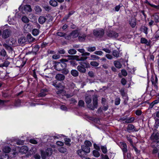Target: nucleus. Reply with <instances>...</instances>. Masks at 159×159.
I'll list each match as a JSON object with an SVG mask.
<instances>
[{
    "mask_svg": "<svg viewBox=\"0 0 159 159\" xmlns=\"http://www.w3.org/2000/svg\"><path fill=\"white\" fill-rule=\"evenodd\" d=\"M93 156L96 157H98L100 156V154L99 152L97 150H94L93 151Z\"/></svg>",
    "mask_w": 159,
    "mask_h": 159,
    "instance_id": "obj_36",
    "label": "nucleus"
},
{
    "mask_svg": "<svg viewBox=\"0 0 159 159\" xmlns=\"http://www.w3.org/2000/svg\"><path fill=\"white\" fill-rule=\"evenodd\" d=\"M77 70L80 72L82 73H84L86 71V69L81 66H77Z\"/></svg>",
    "mask_w": 159,
    "mask_h": 159,
    "instance_id": "obj_20",
    "label": "nucleus"
},
{
    "mask_svg": "<svg viewBox=\"0 0 159 159\" xmlns=\"http://www.w3.org/2000/svg\"><path fill=\"white\" fill-rule=\"evenodd\" d=\"M120 92L121 95L123 96H125V92L124 89H121L120 90Z\"/></svg>",
    "mask_w": 159,
    "mask_h": 159,
    "instance_id": "obj_59",
    "label": "nucleus"
},
{
    "mask_svg": "<svg viewBox=\"0 0 159 159\" xmlns=\"http://www.w3.org/2000/svg\"><path fill=\"white\" fill-rule=\"evenodd\" d=\"M108 35L110 37L116 38L118 37V34L114 31H111L109 32Z\"/></svg>",
    "mask_w": 159,
    "mask_h": 159,
    "instance_id": "obj_12",
    "label": "nucleus"
},
{
    "mask_svg": "<svg viewBox=\"0 0 159 159\" xmlns=\"http://www.w3.org/2000/svg\"><path fill=\"white\" fill-rule=\"evenodd\" d=\"M33 28V26L30 24H25L24 27V29L26 32L31 31Z\"/></svg>",
    "mask_w": 159,
    "mask_h": 159,
    "instance_id": "obj_7",
    "label": "nucleus"
},
{
    "mask_svg": "<svg viewBox=\"0 0 159 159\" xmlns=\"http://www.w3.org/2000/svg\"><path fill=\"white\" fill-rule=\"evenodd\" d=\"M102 159H109L108 156L106 155L102 154L101 155Z\"/></svg>",
    "mask_w": 159,
    "mask_h": 159,
    "instance_id": "obj_63",
    "label": "nucleus"
},
{
    "mask_svg": "<svg viewBox=\"0 0 159 159\" xmlns=\"http://www.w3.org/2000/svg\"><path fill=\"white\" fill-rule=\"evenodd\" d=\"M52 152V150L51 148H48L45 151H41V156L42 159H45L46 157L50 156Z\"/></svg>",
    "mask_w": 159,
    "mask_h": 159,
    "instance_id": "obj_1",
    "label": "nucleus"
},
{
    "mask_svg": "<svg viewBox=\"0 0 159 159\" xmlns=\"http://www.w3.org/2000/svg\"><path fill=\"white\" fill-rule=\"evenodd\" d=\"M79 32L77 30H74L70 33V36L72 38L77 37L79 35Z\"/></svg>",
    "mask_w": 159,
    "mask_h": 159,
    "instance_id": "obj_15",
    "label": "nucleus"
},
{
    "mask_svg": "<svg viewBox=\"0 0 159 159\" xmlns=\"http://www.w3.org/2000/svg\"><path fill=\"white\" fill-rule=\"evenodd\" d=\"M115 66L118 68H120L122 66V65L120 62L117 61H115L114 62Z\"/></svg>",
    "mask_w": 159,
    "mask_h": 159,
    "instance_id": "obj_26",
    "label": "nucleus"
},
{
    "mask_svg": "<svg viewBox=\"0 0 159 159\" xmlns=\"http://www.w3.org/2000/svg\"><path fill=\"white\" fill-rule=\"evenodd\" d=\"M26 41L25 38L23 37L20 38L18 39V43L21 45L25 43Z\"/></svg>",
    "mask_w": 159,
    "mask_h": 159,
    "instance_id": "obj_21",
    "label": "nucleus"
},
{
    "mask_svg": "<svg viewBox=\"0 0 159 159\" xmlns=\"http://www.w3.org/2000/svg\"><path fill=\"white\" fill-rule=\"evenodd\" d=\"M0 159H9L8 155L6 154H3L0 156Z\"/></svg>",
    "mask_w": 159,
    "mask_h": 159,
    "instance_id": "obj_40",
    "label": "nucleus"
},
{
    "mask_svg": "<svg viewBox=\"0 0 159 159\" xmlns=\"http://www.w3.org/2000/svg\"><path fill=\"white\" fill-rule=\"evenodd\" d=\"M120 98H116L115 100V104L116 105H119L120 103Z\"/></svg>",
    "mask_w": 159,
    "mask_h": 159,
    "instance_id": "obj_51",
    "label": "nucleus"
},
{
    "mask_svg": "<svg viewBox=\"0 0 159 159\" xmlns=\"http://www.w3.org/2000/svg\"><path fill=\"white\" fill-rule=\"evenodd\" d=\"M134 120V117H131L125 120V122L127 123H129L133 122Z\"/></svg>",
    "mask_w": 159,
    "mask_h": 159,
    "instance_id": "obj_49",
    "label": "nucleus"
},
{
    "mask_svg": "<svg viewBox=\"0 0 159 159\" xmlns=\"http://www.w3.org/2000/svg\"><path fill=\"white\" fill-rule=\"evenodd\" d=\"M95 55V54L91 55L89 60H98L100 58L99 57Z\"/></svg>",
    "mask_w": 159,
    "mask_h": 159,
    "instance_id": "obj_23",
    "label": "nucleus"
},
{
    "mask_svg": "<svg viewBox=\"0 0 159 159\" xmlns=\"http://www.w3.org/2000/svg\"><path fill=\"white\" fill-rule=\"evenodd\" d=\"M127 129L129 132L136 131H137L136 128L132 124L128 125L127 128Z\"/></svg>",
    "mask_w": 159,
    "mask_h": 159,
    "instance_id": "obj_6",
    "label": "nucleus"
},
{
    "mask_svg": "<svg viewBox=\"0 0 159 159\" xmlns=\"http://www.w3.org/2000/svg\"><path fill=\"white\" fill-rule=\"evenodd\" d=\"M112 54L114 56L116 57H120V53L118 51L114 50L112 52Z\"/></svg>",
    "mask_w": 159,
    "mask_h": 159,
    "instance_id": "obj_34",
    "label": "nucleus"
},
{
    "mask_svg": "<svg viewBox=\"0 0 159 159\" xmlns=\"http://www.w3.org/2000/svg\"><path fill=\"white\" fill-rule=\"evenodd\" d=\"M67 66L66 64L64 62H57L55 63L54 67L56 70L60 71L64 69Z\"/></svg>",
    "mask_w": 159,
    "mask_h": 159,
    "instance_id": "obj_2",
    "label": "nucleus"
},
{
    "mask_svg": "<svg viewBox=\"0 0 159 159\" xmlns=\"http://www.w3.org/2000/svg\"><path fill=\"white\" fill-rule=\"evenodd\" d=\"M11 33V31L8 30L6 29L3 30L2 33V37L4 39H7L9 37Z\"/></svg>",
    "mask_w": 159,
    "mask_h": 159,
    "instance_id": "obj_5",
    "label": "nucleus"
},
{
    "mask_svg": "<svg viewBox=\"0 0 159 159\" xmlns=\"http://www.w3.org/2000/svg\"><path fill=\"white\" fill-rule=\"evenodd\" d=\"M100 148L103 153L106 154L107 152V148L106 146H101Z\"/></svg>",
    "mask_w": 159,
    "mask_h": 159,
    "instance_id": "obj_32",
    "label": "nucleus"
},
{
    "mask_svg": "<svg viewBox=\"0 0 159 159\" xmlns=\"http://www.w3.org/2000/svg\"><path fill=\"white\" fill-rule=\"evenodd\" d=\"M81 149L85 153H89L90 152V149L89 146L83 145L81 146Z\"/></svg>",
    "mask_w": 159,
    "mask_h": 159,
    "instance_id": "obj_14",
    "label": "nucleus"
},
{
    "mask_svg": "<svg viewBox=\"0 0 159 159\" xmlns=\"http://www.w3.org/2000/svg\"><path fill=\"white\" fill-rule=\"evenodd\" d=\"M49 4L51 6L53 7H56L57 5V2L56 0H51L49 1Z\"/></svg>",
    "mask_w": 159,
    "mask_h": 159,
    "instance_id": "obj_30",
    "label": "nucleus"
},
{
    "mask_svg": "<svg viewBox=\"0 0 159 159\" xmlns=\"http://www.w3.org/2000/svg\"><path fill=\"white\" fill-rule=\"evenodd\" d=\"M21 20L23 22L25 23H28L29 21V19L25 16H22Z\"/></svg>",
    "mask_w": 159,
    "mask_h": 159,
    "instance_id": "obj_37",
    "label": "nucleus"
},
{
    "mask_svg": "<svg viewBox=\"0 0 159 159\" xmlns=\"http://www.w3.org/2000/svg\"><path fill=\"white\" fill-rule=\"evenodd\" d=\"M39 45L36 46L32 49V51L33 53H36L39 51Z\"/></svg>",
    "mask_w": 159,
    "mask_h": 159,
    "instance_id": "obj_38",
    "label": "nucleus"
},
{
    "mask_svg": "<svg viewBox=\"0 0 159 159\" xmlns=\"http://www.w3.org/2000/svg\"><path fill=\"white\" fill-rule=\"evenodd\" d=\"M0 55L5 57L6 55V52L4 49H2L0 52Z\"/></svg>",
    "mask_w": 159,
    "mask_h": 159,
    "instance_id": "obj_50",
    "label": "nucleus"
},
{
    "mask_svg": "<svg viewBox=\"0 0 159 159\" xmlns=\"http://www.w3.org/2000/svg\"><path fill=\"white\" fill-rule=\"evenodd\" d=\"M148 42L147 40L144 38H142L141 39V43H147Z\"/></svg>",
    "mask_w": 159,
    "mask_h": 159,
    "instance_id": "obj_58",
    "label": "nucleus"
},
{
    "mask_svg": "<svg viewBox=\"0 0 159 159\" xmlns=\"http://www.w3.org/2000/svg\"><path fill=\"white\" fill-rule=\"evenodd\" d=\"M46 95V93H45L44 92H42V91H41V93L38 94V97H45Z\"/></svg>",
    "mask_w": 159,
    "mask_h": 159,
    "instance_id": "obj_53",
    "label": "nucleus"
},
{
    "mask_svg": "<svg viewBox=\"0 0 159 159\" xmlns=\"http://www.w3.org/2000/svg\"><path fill=\"white\" fill-rule=\"evenodd\" d=\"M129 24L132 28H134L135 27L136 23V20L134 18H133L131 19L129 21Z\"/></svg>",
    "mask_w": 159,
    "mask_h": 159,
    "instance_id": "obj_19",
    "label": "nucleus"
},
{
    "mask_svg": "<svg viewBox=\"0 0 159 159\" xmlns=\"http://www.w3.org/2000/svg\"><path fill=\"white\" fill-rule=\"evenodd\" d=\"M20 100H18L16 101L14 103V106L15 107H18L20 105Z\"/></svg>",
    "mask_w": 159,
    "mask_h": 159,
    "instance_id": "obj_52",
    "label": "nucleus"
},
{
    "mask_svg": "<svg viewBox=\"0 0 159 159\" xmlns=\"http://www.w3.org/2000/svg\"><path fill=\"white\" fill-rule=\"evenodd\" d=\"M88 75L90 77H93L94 76V73L92 71H89L88 73Z\"/></svg>",
    "mask_w": 159,
    "mask_h": 159,
    "instance_id": "obj_64",
    "label": "nucleus"
},
{
    "mask_svg": "<svg viewBox=\"0 0 159 159\" xmlns=\"http://www.w3.org/2000/svg\"><path fill=\"white\" fill-rule=\"evenodd\" d=\"M150 139L153 142H157V141L159 139V134L153 133L151 136Z\"/></svg>",
    "mask_w": 159,
    "mask_h": 159,
    "instance_id": "obj_9",
    "label": "nucleus"
},
{
    "mask_svg": "<svg viewBox=\"0 0 159 159\" xmlns=\"http://www.w3.org/2000/svg\"><path fill=\"white\" fill-rule=\"evenodd\" d=\"M3 152L6 153H8L11 151V148L8 146H5L3 148Z\"/></svg>",
    "mask_w": 159,
    "mask_h": 159,
    "instance_id": "obj_33",
    "label": "nucleus"
},
{
    "mask_svg": "<svg viewBox=\"0 0 159 159\" xmlns=\"http://www.w3.org/2000/svg\"><path fill=\"white\" fill-rule=\"evenodd\" d=\"M64 140L65 141V143L66 145L69 146H70L71 145V144L70 143L71 142L70 139L66 138H64Z\"/></svg>",
    "mask_w": 159,
    "mask_h": 159,
    "instance_id": "obj_28",
    "label": "nucleus"
},
{
    "mask_svg": "<svg viewBox=\"0 0 159 159\" xmlns=\"http://www.w3.org/2000/svg\"><path fill=\"white\" fill-rule=\"evenodd\" d=\"M104 34V31L102 29L95 30L93 31V34L96 37H102Z\"/></svg>",
    "mask_w": 159,
    "mask_h": 159,
    "instance_id": "obj_4",
    "label": "nucleus"
},
{
    "mask_svg": "<svg viewBox=\"0 0 159 159\" xmlns=\"http://www.w3.org/2000/svg\"><path fill=\"white\" fill-rule=\"evenodd\" d=\"M92 145L91 142L88 140L85 141L84 143V145L85 146H87L89 147L91 146Z\"/></svg>",
    "mask_w": 159,
    "mask_h": 159,
    "instance_id": "obj_45",
    "label": "nucleus"
},
{
    "mask_svg": "<svg viewBox=\"0 0 159 159\" xmlns=\"http://www.w3.org/2000/svg\"><path fill=\"white\" fill-rule=\"evenodd\" d=\"M94 53L95 55L101 56L103 54V52L102 51H98L95 52Z\"/></svg>",
    "mask_w": 159,
    "mask_h": 159,
    "instance_id": "obj_54",
    "label": "nucleus"
},
{
    "mask_svg": "<svg viewBox=\"0 0 159 159\" xmlns=\"http://www.w3.org/2000/svg\"><path fill=\"white\" fill-rule=\"evenodd\" d=\"M84 103L83 101L80 100L79 101L78 105L80 107H84Z\"/></svg>",
    "mask_w": 159,
    "mask_h": 159,
    "instance_id": "obj_47",
    "label": "nucleus"
},
{
    "mask_svg": "<svg viewBox=\"0 0 159 159\" xmlns=\"http://www.w3.org/2000/svg\"><path fill=\"white\" fill-rule=\"evenodd\" d=\"M158 151H159V150L158 149V147L156 146V147L153 149L152 153L153 154L156 153Z\"/></svg>",
    "mask_w": 159,
    "mask_h": 159,
    "instance_id": "obj_60",
    "label": "nucleus"
},
{
    "mask_svg": "<svg viewBox=\"0 0 159 159\" xmlns=\"http://www.w3.org/2000/svg\"><path fill=\"white\" fill-rule=\"evenodd\" d=\"M126 138L127 139V140L129 141V142L130 143V144L131 145H133V141L130 138V137L129 136H127Z\"/></svg>",
    "mask_w": 159,
    "mask_h": 159,
    "instance_id": "obj_61",
    "label": "nucleus"
},
{
    "mask_svg": "<svg viewBox=\"0 0 159 159\" xmlns=\"http://www.w3.org/2000/svg\"><path fill=\"white\" fill-rule=\"evenodd\" d=\"M34 10L37 14H39L42 11L41 8L38 6H36L34 8Z\"/></svg>",
    "mask_w": 159,
    "mask_h": 159,
    "instance_id": "obj_35",
    "label": "nucleus"
},
{
    "mask_svg": "<svg viewBox=\"0 0 159 159\" xmlns=\"http://www.w3.org/2000/svg\"><path fill=\"white\" fill-rule=\"evenodd\" d=\"M59 151L62 153H65L66 152V149L63 147H60L58 148Z\"/></svg>",
    "mask_w": 159,
    "mask_h": 159,
    "instance_id": "obj_39",
    "label": "nucleus"
},
{
    "mask_svg": "<svg viewBox=\"0 0 159 159\" xmlns=\"http://www.w3.org/2000/svg\"><path fill=\"white\" fill-rule=\"evenodd\" d=\"M47 19L43 16H40L38 19V21L40 24H43L46 21Z\"/></svg>",
    "mask_w": 159,
    "mask_h": 159,
    "instance_id": "obj_18",
    "label": "nucleus"
},
{
    "mask_svg": "<svg viewBox=\"0 0 159 159\" xmlns=\"http://www.w3.org/2000/svg\"><path fill=\"white\" fill-rule=\"evenodd\" d=\"M65 33L61 32H58L57 33L56 35L60 37H64L65 36Z\"/></svg>",
    "mask_w": 159,
    "mask_h": 159,
    "instance_id": "obj_42",
    "label": "nucleus"
},
{
    "mask_svg": "<svg viewBox=\"0 0 159 159\" xmlns=\"http://www.w3.org/2000/svg\"><path fill=\"white\" fill-rule=\"evenodd\" d=\"M71 74L74 77H77L79 73L78 71L75 70H72L71 71Z\"/></svg>",
    "mask_w": 159,
    "mask_h": 159,
    "instance_id": "obj_29",
    "label": "nucleus"
},
{
    "mask_svg": "<svg viewBox=\"0 0 159 159\" xmlns=\"http://www.w3.org/2000/svg\"><path fill=\"white\" fill-rule=\"evenodd\" d=\"M77 153L81 157H84L86 154L85 152L82 149L78 150L77 151Z\"/></svg>",
    "mask_w": 159,
    "mask_h": 159,
    "instance_id": "obj_25",
    "label": "nucleus"
},
{
    "mask_svg": "<svg viewBox=\"0 0 159 159\" xmlns=\"http://www.w3.org/2000/svg\"><path fill=\"white\" fill-rule=\"evenodd\" d=\"M78 36V39L80 41H83L85 40L86 35L84 34H79Z\"/></svg>",
    "mask_w": 159,
    "mask_h": 159,
    "instance_id": "obj_17",
    "label": "nucleus"
},
{
    "mask_svg": "<svg viewBox=\"0 0 159 159\" xmlns=\"http://www.w3.org/2000/svg\"><path fill=\"white\" fill-rule=\"evenodd\" d=\"M27 38L28 42L30 43L32 42L35 40V39L30 34H28Z\"/></svg>",
    "mask_w": 159,
    "mask_h": 159,
    "instance_id": "obj_22",
    "label": "nucleus"
},
{
    "mask_svg": "<svg viewBox=\"0 0 159 159\" xmlns=\"http://www.w3.org/2000/svg\"><path fill=\"white\" fill-rule=\"evenodd\" d=\"M65 86L63 84L61 83H59L57 84V89L58 90H60L59 91H57V93H61L64 89Z\"/></svg>",
    "mask_w": 159,
    "mask_h": 159,
    "instance_id": "obj_8",
    "label": "nucleus"
},
{
    "mask_svg": "<svg viewBox=\"0 0 159 159\" xmlns=\"http://www.w3.org/2000/svg\"><path fill=\"white\" fill-rule=\"evenodd\" d=\"M94 148L97 150L99 151L100 150V147L95 143L93 144Z\"/></svg>",
    "mask_w": 159,
    "mask_h": 159,
    "instance_id": "obj_62",
    "label": "nucleus"
},
{
    "mask_svg": "<svg viewBox=\"0 0 159 159\" xmlns=\"http://www.w3.org/2000/svg\"><path fill=\"white\" fill-rule=\"evenodd\" d=\"M87 50L89 52H93L95 51L96 48L95 47H89L86 48Z\"/></svg>",
    "mask_w": 159,
    "mask_h": 159,
    "instance_id": "obj_31",
    "label": "nucleus"
},
{
    "mask_svg": "<svg viewBox=\"0 0 159 159\" xmlns=\"http://www.w3.org/2000/svg\"><path fill=\"white\" fill-rule=\"evenodd\" d=\"M61 70H62V73L65 75H67L69 72L68 70L67 69H66V68Z\"/></svg>",
    "mask_w": 159,
    "mask_h": 159,
    "instance_id": "obj_57",
    "label": "nucleus"
},
{
    "mask_svg": "<svg viewBox=\"0 0 159 159\" xmlns=\"http://www.w3.org/2000/svg\"><path fill=\"white\" fill-rule=\"evenodd\" d=\"M68 53L70 54H75L76 52V51L75 50L72 49H70L68 51Z\"/></svg>",
    "mask_w": 159,
    "mask_h": 159,
    "instance_id": "obj_44",
    "label": "nucleus"
},
{
    "mask_svg": "<svg viewBox=\"0 0 159 159\" xmlns=\"http://www.w3.org/2000/svg\"><path fill=\"white\" fill-rule=\"evenodd\" d=\"M122 75L124 76H126L127 75V73L126 70L125 69H123L121 71Z\"/></svg>",
    "mask_w": 159,
    "mask_h": 159,
    "instance_id": "obj_55",
    "label": "nucleus"
},
{
    "mask_svg": "<svg viewBox=\"0 0 159 159\" xmlns=\"http://www.w3.org/2000/svg\"><path fill=\"white\" fill-rule=\"evenodd\" d=\"M65 76L62 74H58L55 76L56 79L60 81L63 80L65 79Z\"/></svg>",
    "mask_w": 159,
    "mask_h": 159,
    "instance_id": "obj_10",
    "label": "nucleus"
},
{
    "mask_svg": "<svg viewBox=\"0 0 159 159\" xmlns=\"http://www.w3.org/2000/svg\"><path fill=\"white\" fill-rule=\"evenodd\" d=\"M85 101L86 104H89L92 101V98L90 96L85 97Z\"/></svg>",
    "mask_w": 159,
    "mask_h": 159,
    "instance_id": "obj_24",
    "label": "nucleus"
},
{
    "mask_svg": "<svg viewBox=\"0 0 159 159\" xmlns=\"http://www.w3.org/2000/svg\"><path fill=\"white\" fill-rule=\"evenodd\" d=\"M90 64L91 66H98L99 65L98 62L94 61L91 62Z\"/></svg>",
    "mask_w": 159,
    "mask_h": 159,
    "instance_id": "obj_48",
    "label": "nucleus"
},
{
    "mask_svg": "<svg viewBox=\"0 0 159 159\" xmlns=\"http://www.w3.org/2000/svg\"><path fill=\"white\" fill-rule=\"evenodd\" d=\"M10 64V62L7 61H6L4 62V63L1 65L0 67L5 66L7 67Z\"/></svg>",
    "mask_w": 159,
    "mask_h": 159,
    "instance_id": "obj_46",
    "label": "nucleus"
},
{
    "mask_svg": "<svg viewBox=\"0 0 159 159\" xmlns=\"http://www.w3.org/2000/svg\"><path fill=\"white\" fill-rule=\"evenodd\" d=\"M70 65L73 66H75L77 65L76 62L75 61H70Z\"/></svg>",
    "mask_w": 159,
    "mask_h": 159,
    "instance_id": "obj_56",
    "label": "nucleus"
},
{
    "mask_svg": "<svg viewBox=\"0 0 159 159\" xmlns=\"http://www.w3.org/2000/svg\"><path fill=\"white\" fill-rule=\"evenodd\" d=\"M28 150V147L26 146H24L20 148L19 152L22 154H25L27 152Z\"/></svg>",
    "mask_w": 159,
    "mask_h": 159,
    "instance_id": "obj_11",
    "label": "nucleus"
},
{
    "mask_svg": "<svg viewBox=\"0 0 159 159\" xmlns=\"http://www.w3.org/2000/svg\"><path fill=\"white\" fill-rule=\"evenodd\" d=\"M153 16L155 22L156 23L159 22V16L157 14H155L153 15Z\"/></svg>",
    "mask_w": 159,
    "mask_h": 159,
    "instance_id": "obj_41",
    "label": "nucleus"
},
{
    "mask_svg": "<svg viewBox=\"0 0 159 159\" xmlns=\"http://www.w3.org/2000/svg\"><path fill=\"white\" fill-rule=\"evenodd\" d=\"M119 145L123 152L124 157H125L126 156V153L128 151L126 143L123 142H120Z\"/></svg>",
    "mask_w": 159,
    "mask_h": 159,
    "instance_id": "obj_3",
    "label": "nucleus"
},
{
    "mask_svg": "<svg viewBox=\"0 0 159 159\" xmlns=\"http://www.w3.org/2000/svg\"><path fill=\"white\" fill-rule=\"evenodd\" d=\"M32 33L34 36H37L39 33V30L37 29H34L32 30Z\"/></svg>",
    "mask_w": 159,
    "mask_h": 159,
    "instance_id": "obj_43",
    "label": "nucleus"
},
{
    "mask_svg": "<svg viewBox=\"0 0 159 159\" xmlns=\"http://www.w3.org/2000/svg\"><path fill=\"white\" fill-rule=\"evenodd\" d=\"M24 10L27 12H30L32 11V9L30 6L29 5H25L24 7Z\"/></svg>",
    "mask_w": 159,
    "mask_h": 159,
    "instance_id": "obj_27",
    "label": "nucleus"
},
{
    "mask_svg": "<svg viewBox=\"0 0 159 159\" xmlns=\"http://www.w3.org/2000/svg\"><path fill=\"white\" fill-rule=\"evenodd\" d=\"M68 57H69V59H76L77 61H83L84 60V59H83V58L82 57H81L79 59L78 58L79 57V56H71V55H68L67 56Z\"/></svg>",
    "mask_w": 159,
    "mask_h": 159,
    "instance_id": "obj_13",
    "label": "nucleus"
},
{
    "mask_svg": "<svg viewBox=\"0 0 159 159\" xmlns=\"http://www.w3.org/2000/svg\"><path fill=\"white\" fill-rule=\"evenodd\" d=\"M93 106L95 108H97L98 102V98L96 96H95L93 98Z\"/></svg>",
    "mask_w": 159,
    "mask_h": 159,
    "instance_id": "obj_16",
    "label": "nucleus"
}]
</instances>
